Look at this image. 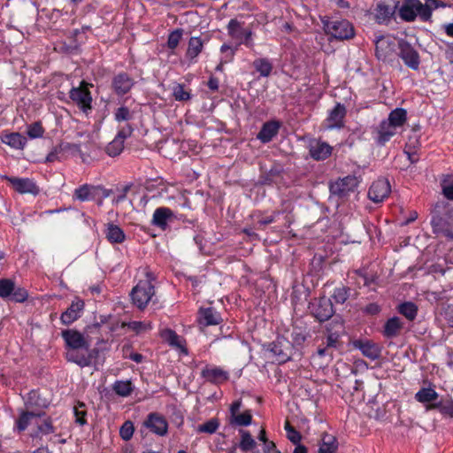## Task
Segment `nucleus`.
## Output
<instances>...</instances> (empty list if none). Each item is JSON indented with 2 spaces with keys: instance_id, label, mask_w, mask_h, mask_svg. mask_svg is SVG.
<instances>
[{
  "instance_id": "1",
  "label": "nucleus",
  "mask_w": 453,
  "mask_h": 453,
  "mask_svg": "<svg viewBox=\"0 0 453 453\" xmlns=\"http://www.w3.org/2000/svg\"><path fill=\"white\" fill-rule=\"evenodd\" d=\"M62 337L67 348V360L81 367L88 366L91 364L92 356L87 339L80 332L73 329L63 331Z\"/></svg>"
},
{
  "instance_id": "2",
  "label": "nucleus",
  "mask_w": 453,
  "mask_h": 453,
  "mask_svg": "<svg viewBox=\"0 0 453 453\" xmlns=\"http://www.w3.org/2000/svg\"><path fill=\"white\" fill-rule=\"evenodd\" d=\"M407 119V112L402 108L392 111L387 119L382 120L377 127L375 140L378 144L384 145L400 132Z\"/></svg>"
},
{
  "instance_id": "3",
  "label": "nucleus",
  "mask_w": 453,
  "mask_h": 453,
  "mask_svg": "<svg viewBox=\"0 0 453 453\" xmlns=\"http://www.w3.org/2000/svg\"><path fill=\"white\" fill-rule=\"evenodd\" d=\"M143 273L145 279L140 280L131 292L132 301L139 309L146 307L155 294L152 274L146 269Z\"/></svg>"
},
{
  "instance_id": "4",
  "label": "nucleus",
  "mask_w": 453,
  "mask_h": 453,
  "mask_svg": "<svg viewBox=\"0 0 453 453\" xmlns=\"http://www.w3.org/2000/svg\"><path fill=\"white\" fill-rule=\"evenodd\" d=\"M401 19L412 22L417 18L427 21L428 12L420 0H403L398 10Z\"/></svg>"
},
{
  "instance_id": "5",
  "label": "nucleus",
  "mask_w": 453,
  "mask_h": 453,
  "mask_svg": "<svg viewBox=\"0 0 453 453\" xmlns=\"http://www.w3.org/2000/svg\"><path fill=\"white\" fill-rule=\"evenodd\" d=\"M324 29L326 34L339 40L349 39L354 35L353 26L346 19L324 21Z\"/></svg>"
},
{
  "instance_id": "6",
  "label": "nucleus",
  "mask_w": 453,
  "mask_h": 453,
  "mask_svg": "<svg viewBox=\"0 0 453 453\" xmlns=\"http://www.w3.org/2000/svg\"><path fill=\"white\" fill-rule=\"evenodd\" d=\"M0 297L10 298L16 303H23L27 297V291L24 288L16 287L11 279L0 280Z\"/></svg>"
},
{
  "instance_id": "7",
  "label": "nucleus",
  "mask_w": 453,
  "mask_h": 453,
  "mask_svg": "<svg viewBox=\"0 0 453 453\" xmlns=\"http://www.w3.org/2000/svg\"><path fill=\"white\" fill-rule=\"evenodd\" d=\"M89 86L90 84L83 81L80 83L79 87L73 88L69 93L70 98L85 113H88L92 108V96L88 90Z\"/></svg>"
},
{
  "instance_id": "8",
  "label": "nucleus",
  "mask_w": 453,
  "mask_h": 453,
  "mask_svg": "<svg viewBox=\"0 0 453 453\" xmlns=\"http://www.w3.org/2000/svg\"><path fill=\"white\" fill-rule=\"evenodd\" d=\"M358 184L359 180L356 176L349 175L331 183L330 192L339 197H346L355 192Z\"/></svg>"
},
{
  "instance_id": "9",
  "label": "nucleus",
  "mask_w": 453,
  "mask_h": 453,
  "mask_svg": "<svg viewBox=\"0 0 453 453\" xmlns=\"http://www.w3.org/2000/svg\"><path fill=\"white\" fill-rule=\"evenodd\" d=\"M396 40L390 35L380 36L375 42V53L381 61L390 60L394 56Z\"/></svg>"
},
{
  "instance_id": "10",
  "label": "nucleus",
  "mask_w": 453,
  "mask_h": 453,
  "mask_svg": "<svg viewBox=\"0 0 453 453\" xmlns=\"http://www.w3.org/2000/svg\"><path fill=\"white\" fill-rule=\"evenodd\" d=\"M242 407V401L236 400L230 406V418L229 423L233 426H248L251 424L252 414L250 411L240 412Z\"/></svg>"
},
{
  "instance_id": "11",
  "label": "nucleus",
  "mask_w": 453,
  "mask_h": 453,
  "mask_svg": "<svg viewBox=\"0 0 453 453\" xmlns=\"http://www.w3.org/2000/svg\"><path fill=\"white\" fill-rule=\"evenodd\" d=\"M399 56L404 64L413 70H417L419 66V56L414 48L407 42L401 41L398 42Z\"/></svg>"
},
{
  "instance_id": "12",
  "label": "nucleus",
  "mask_w": 453,
  "mask_h": 453,
  "mask_svg": "<svg viewBox=\"0 0 453 453\" xmlns=\"http://www.w3.org/2000/svg\"><path fill=\"white\" fill-rule=\"evenodd\" d=\"M311 313L319 321L327 320L334 314L332 302L329 298L321 297L311 305Z\"/></svg>"
},
{
  "instance_id": "13",
  "label": "nucleus",
  "mask_w": 453,
  "mask_h": 453,
  "mask_svg": "<svg viewBox=\"0 0 453 453\" xmlns=\"http://www.w3.org/2000/svg\"><path fill=\"white\" fill-rule=\"evenodd\" d=\"M391 187L387 179H379L370 187L368 197L374 203H380L388 196Z\"/></svg>"
},
{
  "instance_id": "14",
  "label": "nucleus",
  "mask_w": 453,
  "mask_h": 453,
  "mask_svg": "<svg viewBox=\"0 0 453 453\" xmlns=\"http://www.w3.org/2000/svg\"><path fill=\"white\" fill-rule=\"evenodd\" d=\"M12 187L20 194L37 195L39 188L35 182L29 178L5 177Z\"/></svg>"
},
{
  "instance_id": "15",
  "label": "nucleus",
  "mask_w": 453,
  "mask_h": 453,
  "mask_svg": "<svg viewBox=\"0 0 453 453\" xmlns=\"http://www.w3.org/2000/svg\"><path fill=\"white\" fill-rule=\"evenodd\" d=\"M144 426L159 436L165 435L168 430V424L165 418L157 413H150L145 420Z\"/></svg>"
},
{
  "instance_id": "16",
  "label": "nucleus",
  "mask_w": 453,
  "mask_h": 453,
  "mask_svg": "<svg viewBox=\"0 0 453 453\" xmlns=\"http://www.w3.org/2000/svg\"><path fill=\"white\" fill-rule=\"evenodd\" d=\"M84 310V302L75 298L65 311L61 314L60 319L64 325H70L76 321Z\"/></svg>"
},
{
  "instance_id": "17",
  "label": "nucleus",
  "mask_w": 453,
  "mask_h": 453,
  "mask_svg": "<svg viewBox=\"0 0 453 453\" xmlns=\"http://www.w3.org/2000/svg\"><path fill=\"white\" fill-rule=\"evenodd\" d=\"M345 115V107L341 104H337L326 119V127L327 129L341 128L343 126Z\"/></svg>"
},
{
  "instance_id": "18",
  "label": "nucleus",
  "mask_w": 453,
  "mask_h": 453,
  "mask_svg": "<svg viewBox=\"0 0 453 453\" xmlns=\"http://www.w3.org/2000/svg\"><path fill=\"white\" fill-rule=\"evenodd\" d=\"M203 48V42L200 37L193 36L189 39L185 54V58L188 61V64L197 62V57L202 52Z\"/></svg>"
},
{
  "instance_id": "19",
  "label": "nucleus",
  "mask_w": 453,
  "mask_h": 453,
  "mask_svg": "<svg viewBox=\"0 0 453 453\" xmlns=\"http://www.w3.org/2000/svg\"><path fill=\"white\" fill-rule=\"evenodd\" d=\"M203 377L212 383H222L228 379V373L217 366H206L202 371Z\"/></svg>"
},
{
  "instance_id": "20",
  "label": "nucleus",
  "mask_w": 453,
  "mask_h": 453,
  "mask_svg": "<svg viewBox=\"0 0 453 453\" xmlns=\"http://www.w3.org/2000/svg\"><path fill=\"white\" fill-rule=\"evenodd\" d=\"M160 335L162 339L172 347L177 349L183 354H187V349L184 345V340L179 336L174 331L165 328L161 331Z\"/></svg>"
},
{
  "instance_id": "21",
  "label": "nucleus",
  "mask_w": 453,
  "mask_h": 453,
  "mask_svg": "<svg viewBox=\"0 0 453 453\" xmlns=\"http://www.w3.org/2000/svg\"><path fill=\"white\" fill-rule=\"evenodd\" d=\"M354 346L358 349L364 356L372 360H375L380 357V347L370 341H356Z\"/></svg>"
},
{
  "instance_id": "22",
  "label": "nucleus",
  "mask_w": 453,
  "mask_h": 453,
  "mask_svg": "<svg viewBox=\"0 0 453 453\" xmlns=\"http://www.w3.org/2000/svg\"><path fill=\"white\" fill-rule=\"evenodd\" d=\"M173 218V212L169 208L159 207L156 209L153 213L152 224L161 229H165L167 223L172 220Z\"/></svg>"
},
{
  "instance_id": "23",
  "label": "nucleus",
  "mask_w": 453,
  "mask_h": 453,
  "mask_svg": "<svg viewBox=\"0 0 453 453\" xmlns=\"http://www.w3.org/2000/svg\"><path fill=\"white\" fill-rule=\"evenodd\" d=\"M133 85V80L126 73H119L116 75L112 81V87L118 95L127 94Z\"/></svg>"
},
{
  "instance_id": "24",
  "label": "nucleus",
  "mask_w": 453,
  "mask_h": 453,
  "mask_svg": "<svg viewBox=\"0 0 453 453\" xmlns=\"http://www.w3.org/2000/svg\"><path fill=\"white\" fill-rule=\"evenodd\" d=\"M332 147L323 142H313L310 145V154L316 160H323L331 155Z\"/></svg>"
},
{
  "instance_id": "25",
  "label": "nucleus",
  "mask_w": 453,
  "mask_h": 453,
  "mask_svg": "<svg viewBox=\"0 0 453 453\" xmlns=\"http://www.w3.org/2000/svg\"><path fill=\"white\" fill-rule=\"evenodd\" d=\"M279 128L280 124L277 121L266 122L263 125L257 137L264 143L269 142L278 134Z\"/></svg>"
},
{
  "instance_id": "26",
  "label": "nucleus",
  "mask_w": 453,
  "mask_h": 453,
  "mask_svg": "<svg viewBox=\"0 0 453 453\" xmlns=\"http://www.w3.org/2000/svg\"><path fill=\"white\" fill-rule=\"evenodd\" d=\"M395 12V9L385 4V2H379L374 9V18L380 24H383L390 19Z\"/></svg>"
},
{
  "instance_id": "27",
  "label": "nucleus",
  "mask_w": 453,
  "mask_h": 453,
  "mask_svg": "<svg viewBox=\"0 0 453 453\" xmlns=\"http://www.w3.org/2000/svg\"><path fill=\"white\" fill-rule=\"evenodd\" d=\"M2 141L4 143L17 150L23 149L27 143V139L19 133L5 134Z\"/></svg>"
},
{
  "instance_id": "28",
  "label": "nucleus",
  "mask_w": 453,
  "mask_h": 453,
  "mask_svg": "<svg viewBox=\"0 0 453 453\" xmlns=\"http://www.w3.org/2000/svg\"><path fill=\"white\" fill-rule=\"evenodd\" d=\"M201 313V322L206 326L218 325L220 322L219 314L215 311L212 308L203 309Z\"/></svg>"
},
{
  "instance_id": "29",
  "label": "nucleus",
  "mask_w": 453,
  "mask_h": 453,
  "mask_svg": "<svg viewBox=\"0 0 453 453\" xmlns=\"http://www.w3.org/2000/svg\"><path fill=\"white\" fill-rule=\"evenodd\" d=\"M438 398L437 392L431 388H423L415 395V399L422 403H431Z\"/></svg>"
},
{
  "instance_id": "30",
  "label": "nucleus",
  "mask_w": 453,
  "mask_h": 453,
  "mask_svg": "<svg viewBox=\"0 0 453 453\" xmlns=\"http://www.w3.org/2000/svg\"><path fill=\"white\" fill-rule=\"evenodd\" d=\"M106 236L111 242L120 243L125 240V234L123 230L113 224L108 225Z\"/></svg>"
},
{
  "instance_id": "31",
  "label": "nucleus",
  "mask_w": 453,
  "mask_h": 453,
  "mask_svg": "<svg viewBox=\"0 0 453 453\" xmlns=\"http://www.w3.org/2000/svg\"><path fill=\"white\" fill-rule=\"evenodd\" d=\"M253 66L263 77H268L273 70V65L267 58H257L254 60Z\"/></svg>"
},
{
  "instance_id": "32",
  "label": "nucleus",
  "mask_w": 453,
  "mask_h": 453,
  "mask_svg": "<svg viewBox=\"0 0 453 453\" xmlns=\"http://www.w3.org/2000/svg\"><path fill=\"white\" fill-rule=\"evenodd\" d=\"M401 328L402 323L400 321V319L397 317H394L387 321L384 327V334L387 337H394L399 333Z\"/></svg>"
},
{
  "instance_id": "33",
  "label": "nucleus",
  "mask_w": 453,
  "mask_h": 453,
  "mask_svg": "<svg viewBox=\"0 0 453 453\" xmlns=\"http://www.w3.org/2000/svg\"><path fill=\"white\" fill-rule=\"evenodd\" d=\"M337 449L336 440L333 435L325 434L319 446V453H335Z\"/></svg>"
},
{
  "instance_id": "34",
  "label": "nucleus",
  "mask_w": 453,
  "mask_h": 453,
  "mask_svg": "<svg viewBox=\"0 0 453 453\" xmlns=\"http://www.w3.org/2000/svg\"><path fill=\"white\" fill-rule=\"evenodd\" d=\"M241 441L239 444L240 449L242 451H250L256 449L257 442L252 438L251 434L248 431L242 430L241 432Z\"/></svg>"
},
{
  "instance_id": "35",
  "label": "nucleus",
  "mask_w": 453,
  "mask_h": 453,
  "mask_svg": "<svg viewBox=\"0 0 453 453\" xmlns=\"http://www.w3.org/2000/svg\"><path fill=\"white\" fill-rule=\"evenodd\" d=\"M41 417V413H34V412H23L19 418L17 420V427L19 431H24L28 424L32 420L37 421V419Z\"/></svg>"
},
{
  "instance_id": "36",
  "label": "nucleus",
  "mask_w": 453,
  "mask_h": 453,
  "mask_svg": "<svg viewBox=\"0 0 453 453\" xmlns=\"http://www.w3.org/2000/svg\"><path fill=\"white\" fill-rule=\"evenodd\" d=\"M115 393L122 397H126L133 391L132 383L130 380H118L113 385Z\"/></svg>"
},
{
  "instance_id": "37",
  "label": "nucleus",
  "mask_w": 453,
  "mask_h": 453,
  "mask_svg": "<svg viewBox=\"0 0 453 453\" xmlns=\"http://www.w3.org/2000/svg\"><path fill=\"white\" fill-rule=\"evenodd\" d=\"M439 409L440 411L446 416L453 418V401L452 400H443L438 403L429 405L427 410L431 409Z\"/></svg>"
},
{
  "instance_id": "38",
  "label": "nucleus",
  "mask_w": 453,
  "mask_h": 453,
  "mask_svg": "<svg viewBox=\"0 0 453 453\" xmlns=\"http://www.w3.org/2000/svg\"><path fill=\"white\" fill-rule=\"evenodd\" d=\"M399 312L403 314L409 320H413L418 312L417 306L411 302L403 303L399 306Z\"/></svg>"
},
{
  "instance_id": "39",
  "label": "nucleus",
  "mask_w": 453,
  "mask_h": 453,
  "mask_svg": "<svg viewBox=\"0 0 453 453\" xmlns=\"http://www.w3.org/2000/svg\"><path fill=\"white\" fill-rule=\"evenodd\" d=\"M124 149V142L120 141L119 138H114L107 146L106 151L108 155L111 157L118 156L121 153Z\"/></svg>"
},
{
  "instance_id": "40",
  "label": "nucleus",
  "mask_w": 453,
  "mask_h": 453,
  "mask_svg": "<svg viewBox=\"0 0 453 453\" xmlns=\"http://www.w3.org/2000/svg\"><path fill=\"white\" fill-rule=\"evenodd\" d=\"M441 191L443 196L449 199L453 200V179L451 176H446L443 178L441 183Z\"/></svg>"
},
{
  "instance_id": "41",
  "label": "nucleus",
  "mask_w": 453,
  "mask_h": 453,
  "mask_svg": "<svg viewBox=\"0 0 453 453\" xmlns=\"http://www.w3.org/2000/svg\"><path fill=\"white\" fill-rule=\"evenodd\" d=\"M173 96L177 101H187L190 98V93L183 85L176 84L173 87Z\"/></svg>"
},
{
  "instance_id": "42",
  "label": "nucleus",
  "mask_w": 453,
  "mask_h": 453,
  "mask_svg": "<svg viewBox=\"0 0 453 453\" xmlns=\"http://www.w3.org/2000/svg\"><path fill=\"white\" fill-rule=\"evenodd\" d=\"M27 403L29 405H35L40 408H45L49 404L47 400L41 398L37 391H31L29 393Z\"/></svg>"
},
{
  "instance_id": "43",
  "label": "nucleus",
  "mask_w": 453,
  "mask_h": 453,
  "mask_svg": "<svg viewBox=\"0 0 453 453\" xmlns=\"http://www.w3.org/2000/svg\"><path fill=\"white\" fill-rule=\"evenodd\" d=\"M228 32L229 35L236 40H240L242 42L243 35V28L239 25L236 20H230L228 24Z\"/></svg>"
},
{
  "instance_id": "44",
  "label": "nucleus",
  "mask_w": 453,
  "mask_h": 453,
  "mask_svg": "<svg viewBox=\"0 0 453 453\" xmlns=\"http://www.w3.org/2000/svg\"><path fill=\"white\" fill-rule=\"evenodd\" d=\"M219 422L216 419H210L204 424L199 425L196 428L198 433L214 434L219 428Z\"/></svg>"
},
{
  "instance_id": "45",
  "label": "nucleus",
  "mask_w": 453,
  "mask_h": 453,
  "mask_svg": "<svg viewBox=\"0 0 453 453\" xmlns=\"http://www.w3.org/2000/svg\"><path fill=\"white\" fill-rule=\"evenodd\" d=\"M73 413L75 416L76 423L80 424L81 426H83L84 424H86L85 416H86L87 411H86V407H85L84 403H78L73 407Z\"/></svg>"
},
{
  "instance_id": "46",
  "label": "nucleus",
  "mask_w": 453,
  "mask_h": 453,
  "mask_svg": "<svg viewBox=\"0 0 453 453\" xmlns=\"http://www.w3.org/2000/svg\"><path fill=\"white\" fill-rule=\"evenodd\" d=\"M127 326L137 334L147 332L152 328L151 323L149 321H132Z\"/></svg>"
},
{
  "instance_id": "47",
  "label": "nucleus",
  "mask_w": 453,
  "mask_h": 453,
  "mask_svg": "<svg viewBox=\"0 0 453 453\" xmlns=\"http://www.w3.org/2000/svg\"><path fill=\"white\" fill-rule=\"evenodd\" d=\"M27 134L30 139H36L43 135L44 129L39 122H35L28 126Z\"/></svg>"
},
{
  "instance_id": "48",
  "label": "nucleus",
  "mask_w": 453,
  "mask_h": 453,
  "mask_svg": "<svg viewBox=\"0 0 453 453\" xmlns=\"http://www.w3.org/2000/svg\"><path fill=\"white\" fill-rule=\"evenodd\" d=\"M91 190L92 188L88 185L81 186L75 189L74 196L81 201H88L91 198Z\"/></svg>"
},
{
  "instance_id": "49",
  "label": "nucleus",
  "mask_w": 453,
  "mask_h": 453,
  "mask_svg": "<svg viewBox=\"0 0 453 453\" xmlns=\"http://www.w3.org/2000/svg\"><path fill=\"white\" fill-rule=\"evenodd\" d=\"M332 297L335 303H343L349 297V291L344 287L337 288L334 289Z\"/></svg>"
},
{
  "instance_id": "50",
  "label": "nucleus",
  "mask_w": 453,
  "mask_h": 453,
  "mask_svg": "<svg viewBox=\"0 0 453 453\" xmlns=\"http://www.w3.org/2000/svg\"><path fill=\"white\" fill-rule=\"evenodd\" d=\"M134 431V429L133 423L130 421H127L120 427L119 434L123 440L128 441L132 438Z\"/></svg>"
},
{
  "instance_id": "51",
  "label": "nucleus",
  "mask_w": 453,
  "mask_h": 453,
  "mask_svg": "<svg viewBox=\"0 0 453 453\" xmlns=\"http://www.w3.org/2000/svg\"><path fill=\"white\" fill-rule=\"evenodd\" d=\"M182 37L181 30H175L172 32L168 36L167 46L171 50H174L180 43Z\"/></svg>"
},
{
  "instance_id": "52",
  "label": "nucleus",
  "mask_w": 453,
  "mask_h": 453,
  "mask_svg": "<svg viewBox=\"0 0 453 453\" xmlns=\"http://www.w3.org/2000/svg\"><path fill=\"white\" fill-rule=\"evenodd\" d=\"M319 358H325L326 364H328L333 359V352L328 347L319 348L317 354L313 356V361L316 362Z\"/></svg>"
},
{
  "instance_id": "53",
  "label": "nucleus",
  "mask_w": 453,
  "mask_h": 453,
  "mask_svg": "<svg viewBox=\"0 0 453 453\" xmlns=\"http://www.w3.org/2000/svg\"><path fill=\"white\" fill-rule=\"evenodd\" d=\"M114 118L118 122L127 121L132 118V114L128 108L121 106L115 111Z\"/></svg>"
},
{
  "instance_id": "54",
  "label": "nucleus",
  "mask_w": 453,
  "mask_h": 453,
  "mask_svg": "<svg viewBox=\"0 0 453 453\" xmlns=\"http://www.w3.org/2000/svg\"><path fill=\"white\" fill-rule=\"evenodd\" d=\"M285 430L287 432V437L293 443L297 444L301 441V434L295 430L288 422L285 424Z\"/></svg>"
},
{
  "instance_id": "55",
  "label": "nucleus",
  "mask_w": 453,
  "mask_h": 453,
  "mask_svg": "<svg viewBox=\"0 0 453 453\" xmlns=\"http://www.w3.org/2000/svg\"><path fill=\"white\" fill-rule=\"evenodd\" d=\"M404 152L408 156V158L411 163H415L418 160L417 150H411V140H409V142H407L404 149Z\"/></svg>"
},
{
  "instance_id": "56",
  "label": "nucleus",
  "mask_w": 453,
  "mask_h": 453,
  "mask_svg": "<svg viewBox=\"0 0 453 453\" xmlns=\"http://www.w3.org/2000/svg\"><path fill=\"white\" fill-rule=\"evenodd\" d=\"M423 7L427 9V20H429L432 16V12L439 7V2L437 0H426V3L423 4Z\"/></svg>"
},
{
  "instance_id": "57",
  "label": "nucleus",
  "mask_w": 453,
  "mask_h": 453,
  "mask_svg": "<svg viewBox=\"0 0 453 453\" xmlns=\"http://www.w3.org/2000/svg\"><path fill=\"white\" fill-rule=\"evenodd\" d=\"M133 129L129 125L122 127L116 135V138H119L120 141L125 142V139L131 135Z\"/></svg>"
},
{
  "instance_id": "58",
  "label": "nucleus",
  "mask_w": 453,
  "mask_h": 453,
  "mask_svg": "<svg viewBox=\"0 0 453 453\" xmlns=\"http://www.w3.org/2000/svg\"><path fill=\"white\" fill-rule=\"evenodd\" d=\"M338 334H331L327 336L326 338V347H328L329 349H334V348H336L337 347V343H338Z\"/></svg>"
},
{
  "instance_id": "59",
  "label": "nucleus",
  "mask_w": 453,
  "mask_h": 453,
  "mask_svg": "<svg viewBox=\"0 0 453 453\" xmlns=\"http://www.w3.org/2000/svg\"><path fill=\"white\" fill-rule=\"evenodd\" d=\"M438 232L441 233L445 237L453 240V226H447L445 227H439Z\"/></svg>"
},
{
  "instance_id": "60",
  "label": "nucleus",
  "mask_w": 453,
  "mask_h": 453,
  "mask_svg": "<svg viewBox=\"0 0 453 453\" xmlns=\"http://www.w3.org/2000/svg\"><path fill=\"white\" fill-rule=\"evenodd\" d=\"M252 33L250 30L243 29V35L242 40L240 42V43H244L249 47L252 46V40H251Z\"/></svg>"
},
{
  "instance_id": "61",
  "label": "nucleus",
  "mask_w": 453,
  "mask_h": 453,
  "mask_svg": "<svg viewBox=\"0 0 453 453\" xmlns=\"http://www.w3.org/2000/svg\"><path fill=\"white\" fill-rule=\"evenodd\" d=\"M264 451L265 453H280L276 449L275 444L271 441H265V443H264Z\"/></svg>"
},
{
  "instance_id": "62",
  "label": "nucleus",
  "mask_w": 453,
  "mask_h": 453,
  "mask_svg": "<svg viewBox=\"0 0 453 453\" xmlns=\"http://www.w3.org/2000/svg\"><path fill=\"white\" fill-rule=\"evenodd\" d=\"M39 429L43 434H49V433L52 432V426H51L50 423H49L47 421H45L43 425L40 426Z\"/></svg>"
},
{
  "instance_id": "63",
  "label": "nucleus",
  "mask_w": 453,
  "mask_h": 453,
  "mask_svg": "<svg viewBox=\"0 0 453 453\" xmlns=\"http://www.w3.org/2000/svg\"><path fill=\"white\" fill-rule=\"evenodd\" d=\"M208 87L211 89V90H217L219 88V81L218 79L216 78H210L209 81H208Z\"/></svg>"
},
{
  "instance_id": "64",
  "label": "nucleus",
  "mask_w": 453,
  "mask_h": 453,
  "mask_svg": "<svg viewBox=\"0 0 453 453\" xmlns=\"http://www.w3.org/2000/svg\"><path fill=\"white\" fill-rule=\"evenodd\" d=\"M445 32L448 35L453 37V23L447 24L444 27Z\"/></svg>"
}]
</instances>
